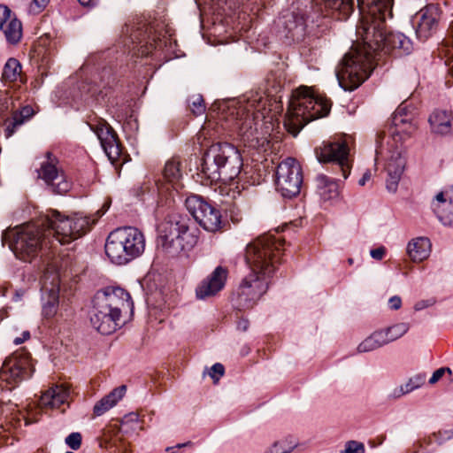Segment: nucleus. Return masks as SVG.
I'll return each instance as SVG.
<instances>
[{
    "label": "nucleus",
    "instance_id": "f3484780",
    "mask_svg": "<svg viewBox=\"0 0 453 453\" xmlns=\"http://www.w3.org/2000/svg\"><path fill=\"white\" fill-rule=\"evenodd\" d=\"M41 285L42 314L46 318H50L57 312L59 294V274L54 265H48L41 279Z\"/></svg>",
    "mask_w": 453,
    "mask_h": 453
},
{
    "label": "nucleus",
    "instance_id": "6ab92c4d",
    "mask_svg": "<svg viewBox=\"0 0 453 453\" xmlns=\"http://www.w3.org/2000/svg\"><path fill=\"white\" fill-rule=\"evenodd\" d=\"M90 129L96 134L108 158L113 163L121 155L120 143L113 128L103 119L89 124Z\"/></svg>",
    "mask_w": 453,
    "mask_h": 453
},
{
    "label": "nucleus",
    "instance_id": "69168bd1",
    "mask_svg": "<svg viewBox=\"0 0 453 453\" xmlns=\"http://www.w3.org/2000/svg\"><path fill=\"white\" fill-rule=\"evenodd\" d=\"M265 453H273V447L270 448L268 450H266Z\"/></svg>",
    "mask_w": 453,
    "mask_h": 453
},
{
    "label": "nucleus",
    "instance_id": "f8f14e48",
    "mask_svg": "<svg viewBox=\"0 0 453 453\" xmlns=\"http://www.w3.org/2000/svg\"><path fill=\"white\" fill-rule=\"evenodd\" d=\"M34 366L29 354L26 351L15 352L7 357L0 370V384L5 383L12 389L19 382L32 376Z\"/></svg>",
    "mask_w": 453,
    "mask_h": 453
},
{
    "label": "nucleus",
    "instance_id": "c756f323",
    "mask_svg": "<svg viewBox=\"0 0 453 453\" xmlns=\"http://www.w3.org/2000/svg\"><path fill=\"white\" fill-rule=\"evenodd\" d=\"M317 4L338 13V19H346L354 9V0H314Z\"/></svg>",
    "mask_w": 453,
    "mask_h": 453
},
{
    "label": "nucleus",
    "instance_id": "473e14b6",
    "mask_svg": "<svg viewBox=\"0 0 453 453\" xmlns=\"http://www.w3.org/2000/svg\"><path fill=\"white\" fill-rule=\"evenodd\" d=\"M163 176L164 178L170 183L173 184V186L177 188V186L179 185V181L181 179L182 173L180 169V161L176 158L173 157L169 159L165 165L164 171H163Z\"/></svg>",
    "mask_w": 453,
    "mask_h": 453
},
{
    "label": "nucleus",
    "instance_id": "f257e3e1",
    "mask_svg": "<svg viewBox=\"0 0 453 453\" xmlns=\"http://www.w3.org/2000/svg\"><path fill=\"white\" fill-rule=\"evenodd\" d=\"M361 19L357 27V35L368 48L388 53L398 50L399 54H409L412 49L411 40L402 33L386 32L387 17H392L393 0H357Z\"/></svg>",
    "mask_w": 453,
    "mask_h": 453
},
{
    "label": "nucleus",
    "instance_id": "ddd939ff",
    "mask_svg": "<svg viewBox=\"0 0 453 453\" xmlns=\"http://www.w3.org/2000/svg\"><path fill=\"white\" fill-rule=\"evenodd\" d=\"M303 172L299 163L292 157L280 162L276 170V188L282 196L292 198L301 191Z\"/></svg>",
    "mask_w": 453,
    "mask_h": 453
},
{
    "label": "nucleus",
    "instance_id": "7ed1b4c3",
    "mask_svg": "<svg viewBox=\"0 0 453 453\" xmlns=\"http://www.w3.org/2000/svg\"><path fill=\"white\" fill-rule=\"evenodd\" d=\"M330 109L329 100L314 96L310 88L300 87L293 92L284 126L290 134L296 136L307 123L326 116Z\"/></svg>",
    "mask_w": 453,
    "mask_h": 453
},
{
    "label": "nucleus",
    "instance_id": "c9c22d12",
    "mask_svg": "<svg viewBox=\"0 0 453 453\" xmlns=\"http://www.w3.org/2000/svg\"><path fill=\"white\" fill-rule=\"evenodd\" d=\"M451 204V201L448 202L444 196L443 192H440L436 195L434 202L432 203V207L434 211L436 213L438 219L442 221L443 218L441 216V212L445 209V207H449Z\"/></svg>",
    "mask_w": 453,
    "mask_h": 453
},
{
    "label": "nucleus",
    "instance_id": "4c0bfd02",
    "mask_svg": "<svg viewBox=\"0 0 453 453\" xmlns=\"http://www.w3.org/2000/svg\"><path fill=\"white\" fill-rule=\"evenodd\" d=\"M24 123V119L20 115H12L11 120L6 123L5 127V136L11 137L16 131L17 127H20Z\"/></svg>",
    "mask_w": 453,
    "mask_h": 453
},
{
    "label": "nucleus",
    "instance_id": "79ce46f5",
    "mask_svg": "<svg viewBox=\"0 0 453 453\" xmlns=\"http://www.w3.org/2000/svg\"><path fill=\"white\" fill-rule=\"evenodd\" d=\"M265 105V99L262 96L256 95L252 98H249L248 100V107L253 108L254 111H260L262 108Z\"/></svg>",
    "mask_w": 453,
    "mask_h": 453
},
{
    "label": "nucleus",
    "instance_id": "4d7b16f0",
    "mask_svg": "<svg viewBox=\"0 0 453 453\" xmlns=\"http://www.w3.org/2000/svg\"><path fill=\"white\" fill-rule=\"evenodd\" d=\"M49 2L50 0H34L35 5H36L39 10L43 9Z\"/></svg>",
    "mask_w": 453,
    "mask_h": 453
},
{
    "label": "nucleus",
    "instance_id": "a18cd8bd",
    "mask_svg": "<svg viewBox=\"0 0 453 453\" xmlns=\"http://www.w3.org/2000/svg\"><path fill=\"white\" fill-rule=\"evenodd\" d=\"M364 451V444L355 441H349L345 449V453H363Z\"/></svg>",
    "mask_w": 453,
    "mask_h": 453
},
{
    "label": "nucleus",
    "instance_id": "09e8293b",
    "mask_svg": "<svg viewBox=\"0 0 453 453\" xmlns=\"http://www.w3.org/2000/svg\"><path fill=\"white\" fill-rule=\"evenodd\" d=\"M453 438V430H444L438 433V441L440 443Z\"/></svg>",
    "mask_w": 453,
    "mask_h": 453
},
{
    "label": "nucleus",
    "instance_id": "603ef678",
    "mask_svg": "<svg viewBox=\"0 0 453 453\" xmlns=\"http://www.w3.org/2000/svg\"><path fill=\"white\" fill-rule=\"evenodd\" d=\"M408 393H409L408 391H405V386L401 385L400 387H398L393 390L390 396L393 398H399L402 395L408 394Z\"/></svg>",
    "mask_w": 453,
    "mask_h": 453
},
{
    "label": "nucleus",
    "instance_id": "a211bd4d",
    "mask_svg": "<svg viewBox=\"0 0 453 453\" xmlns=\"http://www.w3.org/2000/svg\"><path fill=\"white\" fill-rule=\"evenodd\" d=\"M47 160L42 162L38 171L39 178L42 179L56 194H65L71 189V181L57 165V159L50 152H47Z\"/></svg>",
    "mask_w": 453,
    "mask_h": 453
},
{
    "label": "nucleus",
    "instance_id": "aec40b11",
    "mask_svg": "<svg viewBox=\"0 0 453 453\" xmlns=\"http://www.w3.org/2000/svg\"><path fill=\"white\" fill-rule=\"evenodd\" d=\"M441 15V11L436 4H428L418 12L416 35L419 40L426 41L436 33Z\"/></svg>",
    "mask_w": 453,
    "mask_h": 453
},
{
    "label": "nucleus",
    "instance_id": "393cba45",
    "mask_svg": "<svg viewBox=\"0 0 453 453\" xmlns=\"http://www.w3.org/2000/svg\"><path fill=\"white\" fill-rule=\"evenodd\" d=\"M431 132L438 135L453 134V114L446 110L434 111L428 119Z\"/></svg>",
    "mask_w": 453,
    "mask_h": 453
},
{
    "label": "nucleus",
    "instance_id": "f03ea898",
    "mask_svg": "<svg viewBox=\"0 0 453 453\" xmlns=\"http://www.w3.org/2000/svg\"><path fill=\"white\" fill-rule=\"evenodd\" d=\"M133 302L128 292L118 287L97 291L93 298L90 323L102 334H110L120 327L122 312L132 311Z\"/></svg>",
    "mask_w": 453,
    "mask_h": 453
},
{
    "label": "nucleus",
    "instance_id": "338daca9",
    "mask_svg": "<svg viewBox=\"0 0 453 453\" xmlns=\"http://www.w3.org/2000/svg\"><path fill=\"white\" fill-rule=\"evenodd\" d=\"M348 263H349V265H352V264H353V259H352V258H349V259H348Z\"/></svg>",
    "mask_w": 453,
    "mask_h": 453
},
{
    "label": "nucleus",
    "instance_id": "4be33fe9",
    "mask_svg": "<svg viewBox=\"0 0 453 453\" xmlns=\"http://www.w3.org/2000/svg\"><path fill=\"white\" fill-rule=\"evenodd\" d=\"M0 30L4 35L6 41L11 44H16L21 39V22L5 5H0Z\"/></svg>",
    "mask_w": 453,
    "mask_h": 453
},
{
    "label": "nucleus",
    "instance_id": "5fc2aeb1",
    "mask_svg": "<svg viewBox=\"0 0 453 453\" xmlns=\"http://www.w3.org/2000/svg\"><path fill=\"white\" fill-rule=\"evenodd\" d=\"M249 327V321L247 319H242L237 323V329L242 332H245Z\"/></svg>",
    "mask_w": 453,
    "mask_h": 453
},
{
    "label": "nucleus",
    "instance_id": "bb28decb",
    "mask_svg": "<svg viewBox=\"0 0 453 453\" xmlns=\"http://www.w3.org/2000/svg\"><path fill=\"white\" fill-rule=\"evenodd\" d=\"M69 389L63 385H56L46 390L41 396L40 405L43 408H59L68 402Z\"/></svg>",
    "mask_w": 453,
    "mask_h": 453
},
{
    "label": "nucleus",
    "instance_id": "13d9d810",
    "mask_svg": "<svg viewBox=\"0 0 453 453\" xmlns=\"http://www.w3.org/2000/svg\"><path fill=\"white\" fill-rule=\"evenodd\" d=\"M83 6H93L98 3L99 0H78Z\"/></svg>",
    "mask_w": 453,
    "mask_h": 453
},
{
    "label": "nucleus",
    "instance_id": "4468645a",
    "mask_svg": "<svg viewBox=\"0 0 453 453\" xmlns=\"http://www.w3.org/2000/svg\"><path fill=\"white\" fill-rule=\"evenodd\" d=\"M315 155L319 163H332L334 170L341 171L344 180L348 178L351 163L349 157V144L346 139L323 143V145L315 149Z\"/></svg>",
    "mask_w": 453,
    "mask_h": 453
},
{
    "label": "nucleus",
    "instance_id": "bf43d9fd",
    "mask_svg": "<svg viewBox=\"0 0 453 453\" xmlns=\"http://www.w3.org/2000/svg\"><path fill=\"white\" fill-rule=\"evenodd\" d=\"M188 446H192V442L191 441H187V442H184V443H179V444H177L175 446V448L181 449V448L188 447Z\"/></svg>",
    "mask_w": 453,
    "mask_h": 453
},
{
    "label": "nucleus",
    "instance_id": "dca6fc26",
    "mask_svg": "<svg viewBox=\"0 0 453 453\" xmlns=\"http://www.w3.org/2000/svg\"><path fill=\"white\" fill-rule=\"evenodd\" d=\"M271 278L251 271L239 287L238 305L242 308L252 307L266 293Z\"/></svg>",
    "mask_w": 453,
    "mask_h": 453
},
{
    "label": "nucleus",
    "instance_id": "3c124183",
    "mask_svg": "<svg viewBox=\"0 0 453 453\" xmlns=\"http://www.w3.org/2000/svg\"><path fill=\"white\" fill-rule=\"evenodd\" d=\"M13 115H20L25 121L33 115V110L31 107L27 106L24 107L19 112H15Z\"/></svg>",
    "mask_w": 453,
    "mask_h": 453
},
{
    "label": "nucleus",
    "instance_id": "1a4fd4ad",
    "mask_svg": "<svg viewBox=\"0 0 453 453\" xmlns=\"http://www.w3.org/2000/svg\"><path fill=\"white\" fill-rule=\"evenodd\" d=\"M47 232L60 244H67L83 236L91 226L90 219L81 213L64 215L59 211H49L42 219Z\"/></svg>",
    "mask_w": 453,
    "mask_h": 453
},
{
    "label": "nucleus",
    "instance_id": "052dcab7",
    "mask_svg": "<svg viewBox=\"0 0 453 453\" xmlns=\"http://www.w3.org/2000/svg\"><path fill=\"white\" fill-rule=\"evenodd\" d=\"M25 340L22 338V337H16L14 340H13V343L15 345H19V344H21L22 342H24Z\"/></svg>",
    "mask_w": 453,
    "mask_h": 453
},
{
    "label": "nucleus",
    "instance_id": "de8ad7c7",
    "mask_svg": "<svg viewBox=\"0 0 453 453\" xmlns=\"http://www.w3.org/2000/svg\"><path fill=\"white\" fill-rule=\"evenodd\" d=\"M385 254L386 249L383 246H380L370 251L371 257L376 260H381L384 257Z\"/></svg>",
    "mask_w": 453,
    "mask_h": 453
},
{
    "label": "nucleus",
    "instance_id": "58836bf2",
    "mask_svg": "<svg viewBox=\"0 0 453 453\" xmlns=\"http://www.w3.org/2000/svg\"><path fill=\"white\" fill-rule=\"evenodd\" d=\"M273 447V453H289L295 449L296 444L284 440L275 442Z\"/></svg>",
    "mask_w": 453,
    "mask_h": 453
},
{
    "label": "nucleus",
    "instance_id": "cd10ccee",
    "mask_svg": "<svg viewBox=\"0 0 453 453\" xmlns=\"http://www.w3.org/2000/svg\"><path fill=\"white\" fill-rule=\"evenodd\" d=\"M407 253L413 262L426 259L431 253V242L426 237H417L409 242Z\"/></svg>",
    "mask_w": 453,
    "mask_h": 453
},
{
    "label": "nucleus",
    "instance_id": "6e6d98bb",
    "mask_svg": "<svg viewBox=\"0 0 453 453\" xmlns=\"http://www.w3.org/2000/svg\"><path fill=\"white\" fill-rule=\"evenodd\" d=\"M377 146H376V155H375V162H377L380 159V157L383 155V147L380 143L379 138L377 139Z\"/></svg>",
    "mask_w": 453,
    "mask_h": 453
},
{
    "label": "nucleus",
    "instance_id": "9d476101",
    "mask_svg": "<svg viewBox=\"0 0 453 453\" xmlns=\"http://www.w3.org/2000/svg\"><path fill=\"white\" fill-rule=\"evenodd\" d=\"M11 249L15 256L24 261H29L43 248L51 242L50 235L45 225L27 224L12 232Z\"/></svg>",
    "mask_w": 453,
    "mask_h": 453
},
{
    "label": "nucleus",
    "instance_id": "412c9836",
    "mask_svg": "<svg viewBox=\"0 0 453 453\" xmlns=\"http://www.w3.org/2000/svg\"><path fill=\"white\" fill-rule=\"evenodd\" d=\"M227 270L222 266H218L215 270L203 280L196 288V295L198 299H205L216 295L220 291L226 283Z\"/></svg>",
    "mask_w": 453,
    "mask_h": 453
},
{
    "label": "nucleus",
    "instance_id": "b1692460",
    "mask_svg": "<svg viewBox=\"0 0 453 453\" xmlns=\"http://www.w3.org/2000/svg\"><path fill=\"white\" fill-rule=\"evenodd\" d=\"M257 125L250 117L242 123L239 134L245 146L257 149L268 143L267 138L258 131Z\"/></svg>",
    "mask_w": 453,
    "mask_h": 453
},
{
    "label": "nucleus",
    "instance_id": "c85d7f7f",
    "mask_svg": "<svg viewBox=\"0 0 453 453\" xmlns=\"http://www.w3.org/2000/svg\"><path fill=\"white\" fill-rule=\"evenodd\" d=\"M127 391V387L122 385L119 388H114L111 393L103 397L98 401L93 409L96 416H101L112 408L116 403L122 399Z\"/></svg>",
    "mask_w": 453,
    "mask_h": 453
},
{
    "label": "nucleus",
    "instance_id": "0eeeda50",
    "mask_svg": "<svg viewBox=\"0 0 453 453\" xmlns=\"http://www.w3.org/2000/svg\"><path fill=\"white\" fill-rule=\"evenodd\" d=\"M197 240L196 234L189 229V219L184 216H169L158 226V244L170 255L190 250Z\"/></svg>",
    "mask_w": 453,
    "mask_h": 453
},
{
    "label": "nucleus",
    "instance_id": "774afa93",
    "mask_svg": "<svg viewBox=\"0 0 453 453\" xmlns=\"http://www.w3.org/2000/svg\"><path fill=\"white\" fill-rule=\"evenodd\" d=\"M173 449V448L169 447V448H167V449H166V450H167V451H169V450H171V449Z\"/></svg>",
    "mask_w": 453,
    "mask_h": 453
},
{
    "label": "nucleus",
    "instance_id": "20e7f679",
    "mask_svg": "<svg viewBox=\"0 0 453 453\" xmlns=\"http://www.w3.org/2000/svg\"><path fill=\"white\" fill-rule=\"evenodd\" d=\"M242 166L239 150L230 143L218 142L211 145L204 154L202 173L211 182L228 184L239 176Z\"/></svg>",
    "mask_w": 453,
    "mask_h": 453
},
{
    "label": "nucleus",
    "instance_id": "2eb2a0df",
    "mask_svg": "<svg viewBox=\"0 0 453 453\" xmlns=\"http://www.w3.org/2000/svg\"><path fill=\"white\" fill-rule=\"evenodd\" d=\"M185 205L196 221L208 232H217L221 228V214L201 196L193 195L185 201Z\"/></svg>",
    "mask_w": 453,
    "mask_h": 453
},
{
    "label": "nucleus",
    "instance_id": "6e6552de",
    "mask_svg": "<svg viewBox=\"0 0 453 453\" xmlns=\"http://www.w3.org/2000/svg\"><path fill=\"white\" fill-rule=\"evenodd\" d=\"M281 240L265 234L250 242L245 250V261L252 272L273 276L281 254Z\"/></svg>",
    "mask_w": 453,
    "mask_h": 453
},
{
    "label": "nucleus",
    "instance_id": "423d86ee",
    "mask_svg": "<svg viewBox=\"0 0 453 453\" xmlns=\"http://www.w3.org/2000/svg\"><path fill=\"white\" fill-rule=\"evenodd\" d=\"M146 246L143 233L134 226L119 227L109 234L105 243V253L116 265H127L141 257Z\"/></svg>",
    "mask_w": 453,
    "mask_h": 453
},
{
    "label": "nucleus",
    "instance_id": "a19ab883",
    "mask_svg": "<svg viewBox=\"0 0 453 453\" xmlns=\"http://www.w3.org/2000/svg\"><path fill=\"white\" fill-rule=\"evenodd\" d=\"M205 111V105L203 104V99L201 96H196L193 97V101L191 103V111L196 115H202Z\"/></svg>",
    "mask_w": 453,
    "mask_h": 453
},
{
    "label": "nucleus",
    "instance_id": "49530a36",
    "mask_svg": "<svg viewBox=\"0 0 453 453\" xmlns=\"http://www.w3.org/2000/svg\"><path fill=\"white\" fill-rule=\"evenodd\" d=\"M402 306V299L399 296H394L388 300V307L391 310L396 311L399 310Z\"/></svg>",
    "mask_w": 453,
    "mask_h": 453
},
{
    "label": "nucleus",
    "instance_id": "a878e982",
    "mask_svg": "<svg viewBox=\"0 0 453 453\" xmlns=\"http://www.w3.org/2000/svg\"><path fill=\"white\" fill-rule=\"evenodd\" d=\"M316 193L324 201H335L340 196V187L336 180L325 174H319L315 180Z\"/></svg>",
    "mask_w": 453,
    "mask_h": 453
},
{
    "label": "nucleus",
    "instance_id": "e2e57ef3",
    "mask_svg": "<svg viewBox=\"0 0 453 453\" xmlns=\"http://www.w3.org/2000/svg\"><path fill=\"white\" fill-rule=\"evenodd\" d=\"M442 368H443V370H444V373H445V372H448L449 374H451V373H452V371H451V369H450V368H449V367H442Z\"/></svg>",
    "mask_w": 453,
    "mask_h": 453
},
{
    "label": "nucleus",
    "instance_id": "ea45409f",
    "mask_svg": "<svg viewBox=\"0 0 453 453\" xmlns=\"http://www.w3.org/2000/svg\"><path fill=\"white\" fill-rule=\"evenodd\" d=\"M81 434L78 432L70 434L65 440V443L73 450L80 449L81 445Z\"/></svg>",
    "mask_w": 453,
    "mask_h": 453
},
{
    "label": "nucleus",
    "instance_id": "8fccbe9b",
    "mask_svg": "<svg viewBox=\"0 0 453 453\" xmlns=\"http://www.w3.org/2000/svg\"><path fill=\"white\" fill-rule=\"evenodd\" d=\"M443 375H444L443 368L437 369L436 371L434 372L431 378L429 379V383L430 384L436 383L438 380H440L442 378Z\"/></svg>",
    "mask_w": 453,
    "mask_h": 453
},
{
    "label": "nucleus",
    "instance_id": "864d4df0",
    "mask_svg": "<svg viewBox=\"0 0 453 453\" xmlns=\"http://www.w3.org/2000/svg\"><path fill=\"white\" fill-rule=\"evenodd\" d=\"M372 178V173L370 170H367L362 176V178L358 180V184L360 186H365L366 182H368Z\"/></svg>",
    "mask_w": 453,
    "mask_h": 453
},
{
    "label": "nucleus",
    "instance_id": "9b49d317",
    "mask_svg": "<svg viewBox=\"0 0 453 453\" xmlns=\"http://www.w3.org/2000/svg\"><path fill=\"white\" fill-rule=\"evenodd\" d=\"M120 43L134 55L146 57L160 47L161 39L154 25L140 20L122 28Z\"/></svg>",
    "mask_w": 453,
    "mask_h": 453
},
{
    "label": "nucleus",
    "instance_id": "37998d69",
    "mask_svg": "<svg viewBox=\"0 0 453 453\" xmlns=\"http://www.w3.org/2000/svg\"><path fill=\"white\" fill-rule=\"evenodd\" d=\"M449 33H450L451 39H452V45L449 47L445 46V48H446L445 54L449 56V59H448V65L449 66V70L450 75L453 78V21L451 22L450 27H449Z\"/></svg>",
    "mask_w": 453,
    "mask_h": 453
},
{
    "label": "nucleus",
    "instance_id": "72a5a7b5",
    "mask_svg": "<svg viewBox=\"0 0 453 453\" xmlns=\"http://www.w3.org/2000/svg\"><path fill=\"white\" fill-rule=\"evenodd\" d=\"M410 328V325L405 322L395 324L387 327L386 329L380 330L382 334L385 336L387 344L401 338L403 336Z\"/></svg>",
    "mask_w": 453,
    "mask_h": 453
},
{
    "label": "nucleus",
    "instance_id": "c03bdc74",
    "mask_svg": "<svg viewBox=\"0 0 453 453\" xmlns=\"http://www.w3.org/2000/svg\"><path fill=\"white\" fill-rule=\"evenodd\" d=\"M224 372L225 368L223 365H221L220 363H216L211 366L209 375L211 377L214 382H218L220 377L224 375Z\"/></svg>",
    "mask_w": 453,
    "mask_h": 453
},
{
    "label": "nucleus",
    "instance_id": "2f4dec72",
    "mask_svg": "<svg viewBox=\"0 0 453 453\" xmlns=\"http://www.w3.org/2000/svg\"><path fill=\"white\" fill-rule=\"evenodd\" d=\"M385 336L380 330L374 331L368 337H366L357 348L358 353H366L378 349L385 345Z\"/></svg>",
    "mask_w": 453,
    "mask_h": 453
},
{
    "label": "nucleus",
    "instance_id": "e433bc0d",
    "mask_svg": "<svg viewBox=\"0 0 453 453\" xmlns=\"http://www.w3.org/2000/svg\"><path fill=\"white\" fill-rule=\"evenodd\" d=\"M425 381H426V374L425 373L416 374L413 377L410 378L408 382L404 384L405 391H408L410 393L417 388H419L421 386L424 385Z\"/></svg>",
    "mask_w": 453,
    "mask_h": 453
},
{
    "label": "nucleus",
    "instance_id": "7c9ffc66",
    "mask_svg": "<svg viewBox=\"0 0 453 453\" xmlns=\"http://www.w3.org/2000/svg\"><path fill=\"white\" fill-rule=\"evenodd\" d=\"M403 111V108L399 107L394 120L396 127L392 133V140L395 143H402L403 141L410 137L415 130L414 125L411 122L402 119H399L397 115H401Z\"/></svg>",
    "mask_w": 453,
    "mask_h": 453
},
{
    "label": "nucleus",
    "instance_id": "680f3d73",
    "mask_svg": "<svg viewBox=\"0 0 453 453\" xmlns=\"http://www.w3.org/2000/svg\"><path fill=\"white\" fill-rule=\"evenodd\" d=\"M29 337H30V334H29V332H28V331H25V332H23V334H22V338H23L25 341H26V340H27V339H29Z\"/></svg>",
    "mask_w": 453,
    "mask_h": 453
},
{
    "label": "nucleus",
    "instance_id": "5701e85b",
    "mask_svg": "<svg viewBox=\"0 0 453 453\" xmlns=\"http://www.w3.org/2000/svg\"><path fill=\"white\" fill-rule=\"evenodd\" d=\"M390 153L391 155L386 165V171L388 173L386 187L389 192H395L404 170L405 159L398 145H396L395 149L390 151Z\"/></svg>",
    "mask_w": 453,
    "mask_h": 453
},
{
    "label": "nucleus",
    "instance_id": "0e129e2a",
    "mask_svg": "<svg viewBox=\"0 0 453 453\" xmlns=\"http://www.w3.org/2000/svg\"><path fill=\"white\" fill-rule=\"evenodd\" d=\"M422 308H423V305H422V304H420V303H417V304L415 305V310H417V311H419V310H421Z\"/></svg>",
    "mask_w": 453,
    "mask_h": 453
},
{
    "label": "nucleus",
    "instance_id": "39448f33",
    "mask_svg": "<svg viewBox=\"0 0 453 453\" xmlns=\"http://www.w3.org/2000/svg\"><path fill=\"white\" fill-rule=\"evenodd\" d=\"M375 56L374 51L364 41L353 44L336 71L340 86L349 91L358 88L370 76Z\"/></svg>",
    "mask_w": 453,
    "mask_h": 453
},
{
    "label": "nucleus",
    "instance_id": "f704fd0d",
    "mask_svg": "<svg viewBox=\"0 0 453 453\" xmlns=\"http://www.w3.org/2000/svg\"><path fill=\"white\" fill-rule=\"evenodd\" d=\"M21 73V65L16 58H9L4 66L2 78L5 81H15Z\"/></svg>",
    "mask_w": 453,
    "mask_h": 453
}]
</instances>
